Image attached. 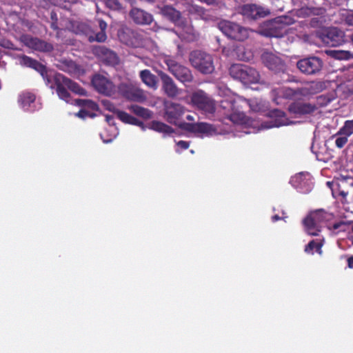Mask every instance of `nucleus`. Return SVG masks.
<instances>
[{
	"label": "nucleus",
	"mask_w": 353,
	"mask_h": 353,
	"mask_svg": "<svg viewBox=\"0 0 353 353\" xmlns=\"http://www.w3.org/2000/svg\"><path fill=\"white\" fill-rule=\"evenodd\" d=\"M51 28L54 30L58 29V26L57 25V21H52V23H51Z\"/></svg>",
	"instance_id": "nucleus-60"
},
{
	"label": "nucleus",
	"mask_w": 353,
	"mask_h": 353,
	"mask_svg": "<svg viewBox=\"0 0 353 353\" xmlns=\"http://www.w3.org/2000/svg\"><path fill=\"white\" fill-rule=\"evenodd\" d=\"M76 103L85 109L88 108L92 111H95L98 109L97 104L90 99H77Z\"/></svg>",
	"instance_id": "nucleus-42"
},
{
	"label": "nucleus",
	"mask_w": 353,
	"mask_h": 353,
	"mask_svg": "<svg viewBox=\"0 0 353 353\" xmlns=\"http://www.w3.org/2000/svg\"><path fill=\"white\" fill-rule=\"evenodd\" d=\"M126 2L129 3L131 6H133L136 3V0H125Z\"/></svg>",
	"instance_id": "nucleus-62"
},
{
	"label": "nucleus",
	"mask_w": 353,
	"mask_h": 353,
	"mask_svg": "<svg viewBox=\"0 0 353 353\" xmlns=\"http://www.w3.org/2000/svg\"><path fill=\"white\" fill-rule=\"evenodd\" d=\"M332 138L335 139V145L336 148L341 149L343 148L348 141V136L345 134H340L339 130L332 136Z\"/></svg>",
	"instance_id": "nucleus-43"
},
{
	"label": "nucleus",
	"mask_w": 353,
	"mask_h": 353,
	"mask_svg": "<svg viewBox=\"0 0 353 353\" xmlns=\"http://www.w3.org/2000/svg\"><path fill=\"white\" fill-rule=\"evenodd\" d=\"M309 174L307 173H299L290 179L291 184L296 188L302 189L307 184V179Z\"/></svg>",
	"instance_id": "nucleus-34"
},
{
	"label": "nucleus",
	"mask_w": 353,
	"mask_h": 353,
	"mask_svg": "<svg viewBox=\"0 0 353 353\" xmlns=\"http://www.w3.org/2000/svg\"><path fill=\"white\" fill-rule=\"evenodd\" d=\"M104 105L106 107V108L111 112L117 111L114 105L112 103H110L109 101H104Z\"/></svg>",
	"instance_id": "nucleus-52"
},
{
	"label": "nucleus",
	"mask_w": 353,
	"mask_h": 353,
	"mask_svg": "<svg viewBox=\"0 0 353 353\" xmlns=\"http://www.w3.org/2000/svg\"><path fill=\"white\" fill-rule=\"evenodd\" d=\"M192 65L203 74H210L214 70L212 56L202 51H194L190 55Z\"/></svg>",
	"instance_id": "nucleus-6"
},
{
	"label": "nucleus",
	"mask_w": 353,
	"mask_h": 353,
	"mask_svg": "<svg viewBox=\"0 0 353 353\" xmlns=\"http://www.w3.org/2000/svg\"><path fill=\"white\" fill-rule=\"evenodd\" d=\"M292 93V91L290 89H286L285 88H276V89H274L272 90V94L274 95H277L278 97H281V96H283V97H288L290 95H291ZM279 98H274V102L276 103V104H279Z\"/></svg>",
	"instance_id": "nucleus-46"
},
{
	"label": "nucleus",
	"mask_w": 353,
	"mask_h": 353,
	"mask_svg": "<svg viewBox=\"0 0 353 353\" xmlns=\"http://www.w3.org/2000/svg\"><path fill=\"white\" fill-rule=\"evenodd\" d=\"M129 15L132 20L139 25H150L153 21L151 14L137 8H132Z\"/></svg>",
	"instance_id": "nucleus-22"
},
{
	"label": "nucleus",
	"mask_w": 353,
	"mask_h": 353,
	"mask_svg": "<svg viewBox=\"0 0 353 353\" xmlns=\"http://www.w3.org/2000/svg\"><path fill=\"white\" fill-rule=\"evenodd\" d=\"M346 223L343 221H340L333 224L332 225H327V230L331 233L336 234L339 231L345 230Z\"/></svg>",
	"instance_id": "nucleus-47"
},
{
	"label": "nucleus",
	"mask_w": 353,
	"mask_h": 353,
	"mask_svg": "<svg viewBox=\"0 0 353 353\" xmlns=\"http://www.w3.org/2000/svg\"><path fill=\"white\" fill-rule=\"evenodd\" d=\"M158 74L162 82V89L166 95L171 98L176 97L180 92L173 79L161 71L159 72Z\"/></svg>",
	"instance_id": "nucleus-17"
},
{
	"label": "nucleus",
	"mask_w": 353,
	"mask_h": 353,
	"mask_svg": "<svg viewBox=\"0 0 353 353\" xmlns=\"http://www.w3.org/2000/svg\"><path fill=\"white\" fill-rule=\"evenodd\" d=\"M59 76H62L61 74H57L54 76V81L57 86V92L59 97L67 103L70 102V94L67 90L66 85L63 84L61 81Z\"/></svg>",
	"instance_id": "nucleus-31"
},
{
	"label": "nucleus",
	"mask_w": 353,
	"mask_h": 353,
	"mask_svg": "<svg viewBox=\"0 0 353 353\" xmlns=\"http://www.w3.org/2000/svg\"><path fill=\"white\" fill-rule=\"evenodd\" d=\"M146 98L147 96L145 92L140 88L133 85L127 99L134 101L142 102L145 101Z\"/></svg>",
	"instance_id": "nucleus-33"
},
{
	"label": "nucleus",
	"mask_w": 353,
	"mask_h": 353,
	"mask_svg": "<svg viewBox=\"0 0 353 353\" xmlns=\"http://www.w3.org/2000/svg\"><path fill=\"white\" fill-rule=\"evenodd\" d=\"M347 265L350 268H353V256L347 259Z\"/></svg>",
	"instance_id": "nucleus-58"
},
{
	"label": "nucleus",
	"mask_w": 353,
	"mask_h": 353,
	"mask_svg": "<svg viewBox=\"0 0 353 353\" xmlns=\"http://www.w3.org/2000/svg\"><path fill=\"white\" fill-rule=\"evenodd\" d=\"M294 23V19L284 15L270 21L263 30L264 34L270 37H282L287 33V26Z\"/></svg>",
	"instance_id": "nucleus-5"
},
{
	"label": "nucleus",
	"mask_w": 353,
	"mask_h": 353,
	"mask_svg": "<svg viewBox=\"0 0 353 353\" xmlns=\"http://www.w3.org/2000/svg\"><path fill=\"white\" fill-rule=\"evenodd\" d=\"M152 128L157 132L165 134H171L174 132V130L170 126L160 121H153Z\"/></svg>",
	"instance_id": "nucleus-40"
},
{
	"label": "nucleus",
	"mask_w": 353,
	"mask_h": 353,
	"mask_svg": "<svg viewBox=\"0 0 353 353\" xmlns=\"http://www.w3.org/2000/svg\"><path fill=\"white\" fill-rule=\"evenodd\" d=\"M98 22L101 30L97 33L94 32L89 24L83 22L76 23L74 25V31L77 34L85 35L90 42H104L107 39L105 33L107 23L102 19H99Z\"/></svg>",
	"instance_id": "nucleus-2"
},
{
	"label": "nucleus",
	"mask_w": 353,
	"mask_h": 353,
	"mask_svg": "<svg viewBox=\"0 0 353 353\" xmlns=\"http://www.w3.org/2000/svg\"><path fill=\"white\" fill-rule=\"evenodd\" d=\"M128 109L137 116L145 119H150L152 117L151 111L137 105H130Z\"/></svg>",
	"instance_id": "nucleus-37"
},
{
	"label": "nucleus",
	"mask_w": 353,
	"mask_h": 353,
	"mask_svg": "<svg viewBox=\"0 0 353 353\" xmlns=\"http://www.w3.org/2000/svg\"><path fill=\"white\" fill-rule=\"evenodd\" d=\"M321 84L318 82H312L308 85L307 88H305V90H307V93L309 94H314L320 92L321 90Z\"/></svg>",
	"instance_id": "nucleus-50"
},
{
	"label": "nucleus",
	"mask_w": 353,
	"mask_h": 353,
	"mask_svg": "<svg viewBox=\"0 0 353 353\" xmlns=\"http://www.w3.org/2000/svg\"><path fill=\"white\" fill-rule=\"evenodd\" d=\"M164 61L170 72L181 82L187 83L193 80L192 72L188 68L179 64L171 58H165Z\"/></svg>",
	"instance_id": "nucleus-8"
},
{
	"label": "nucleus",
	"mask_w": 353,
	"mask_h": 353,
	"mask_svg": "<svg viewBox=\"0 0 353 353\" xmlns=\"http://www.w3.org/2000/svg\"><path fill=\"white\" fill-rule=\"evenodd\" d=\"M255 105H256V101H252V103L250 104H249L250 108L252 109V110L254 111V112H257V111H259V108L255 107Z\"/></svg>",
	"instance_id": "nucleus-57"
},
{
	"label": "nucleus",
	"mask_w": 353,
	"mask_h": 353,
	"mask_svg": "<svg viewBox=\"0 0 353 353\" xmlns=\"http://www.w3.org/2000/svg\"><path fill=\"white\" fill-rule=\"evenodd\" d=\"M59 78H61L62 83L66 85L68 89L70 90L72 92L79 95H86V91L77 83L72 81L63 74L62 76H59Z\"/></svg>",
	"instance_id": "nucleus-32"
},
{
	"label": "nucleus",
	"mask_w": 353,
	"mask_h": 353,
	"mask_svg": "<svg viewBox=\"0 0 353 353\" xmlns=\"http://www.w3.org/2000/svg\"><path fill=\"white\" fill-rule=\"evenodd\" d=\"M105 6L112 10H121L123 7L119 0H103Z\"/></svg>",
	"instance_id": "nucleus-48"
},
{
	"label": "nucleus",
	"mask_w": 353,
	"mask_h": 353,
	"mask_svg": "<svg viewBox=\"0 0 353 353\" xmlns=\"http://www.w3.org/2000/svg\"><path fill=\"white\" fill-rule=\"evenodd\" d=\"M177 26L182 29L180 33L175 32L174 30H171V31L174 32L180 38L188 42L196 41L199 38V33L191 24L187 23L184 19L183 25Z\"/></svg>",
	"instance_id": "nucleus-24"
},
{
	"label": "nucleus",
	"mask_w": 353,
	"mask_h": 353,
	"mask_svg": "<svg viewBox=\"0 0 353 353\" xmlns=\"http://www.w3.org/2000/svg\"><path fill=\"white\" fill-rule=\"evenodd\" d=\"M180 127L186 131L194 133L201 137H210L217 134L216 128L212 124L205 122L194 123H183Z\"/></svg>",
	"instance_id": "nucleus-11"
},
{
	"label": "nucleus",
	"mask_w": 353,
	"mask_h": 353,
	"mask_svg": "<svg viewBox=\"0 0 353 353\" xmlns=\"http://www.w3.org/2000/svg\"><path fill=\"white\" fill-rule=\"evenodd\" d=\"M163 108L164 118L168 123L174 125L186 111V108L182 105L170 101H165Z\"/></svg>",
	"instance_id": "nucleus-9"
},
{
	"label": "nucleus",
	"mask_w": 353,
	"mask_h": 353,
	"mask_svg": "<svg viewBox=\"0 0 353 353\" xmlns=\"http://www.w3.org/2000/svg\"><path fill=\"white\" fill-rule=\"evenodd\" d=\"M271 121L261 123V129H268L274 127L288 125L290 123L288 121L284 112L275 109L270 112Z\"/></svg>",
	"instance_id": "nucleus-16"
},
{
	"label": "nucleus",
	"mask_w": 353,
	"mask_h": 353,
	"mask_svg": "<svg viewBox=\"0 0 353 353\" xmlns=\"http://www.w3.org/2000/svg\"><path fill=\"white\" fill-rule=\"evenodd\" d=\"M186 119L188 120V121H194V117L192 116V115H188L186 117Z\"/></svg>",
	"instance_id": "nucleus-63"
},
{
	"label": "nucleus",
	"mask_w": 353,
	"mask_h": 353,
	"mask_svg": "<svg viewBox=\"0 0 353 353\" xmlns=\"http://www.w3.org/2000/svg\"><path fill=\"white\" fill-rule=\"evenodd\" d=\"M92 85L100 94L108 97L117 94V86L105 75L96 74L92 78Z\"/></svg>",
	"instance_id": "nucleus-7"
},
{
	"label": "nucleus",
	"mask_w": 353,
	"mask_h": 353,
	"mask_svg": "<svg viewBox=\"0 0 353 353\" xmlns=\"http://www.w3.org/2000/svg\"><path fill=\"white\" fill-rule=\"evenodd\" d=\"M19 61L21 65L37 70L40 73L43 79L47 81L48 83H50V81L48 75L47 69L43 65L26 55L21 56L19 59Z\"/></svg>",
	"instance_id": "nucleus-20"
},
{
	"label": "nucleus",
	"mask_w": 353,
	"mask_h": 353,
	"mask_svg": "<svg viewBox=\"0 0 353 353\" xmlns=\"http://www.w3.org/2000/svg\"><path fill=\"white\" fill-rule=\"evenodd\" d=\"M323 244H307L305 248V252L308 254H313L314 250L321 254V248Z\"/></svg>",
	"instance_id": "nucleus-49"
},
{
	"label": "nucleus",
	"mask_w": 353,
	"mask_h": 353,
	"mask_svg": "<svg viewBox=\"0 0 353 353\" xmlns=\"http://www.w3.org/2000/svg\"><path fill=\"white\" fill-rule=\"evenodd\" d=\"M245 65L233 64L229 69L230 76L236 80L242 82L245 72Z\"/></svg>",
	"instance_id": "nucleus-35"
},
{
	"label": "nucleus",
	"mask_w": 353,
	"mask_h": 353,
	"mask_svg": "<svg viewBox=\"0 0 353 353\" xmlns=\"http://www.w3.org/2000/svg\"><path fill=\"white\" fill-rule=\"evenodd\" d=\"M35 96L30 92H23L19 95V103L26 111L33 112L40 107L35 105Z\"/></svg>",
	"instance_id": "nucleus-26"
},
{
	"label": "nucleus",
	"mask_w": 353,
	"mask_h": 353,
	"mask_svg": "<svg viewBox=\"0 0 353 353\" xmlns=\"http://www.w3.org/2000/svg\"><path fill=\"white\" fill-rule=\"evenodd\" d=\"M243 16L251 19H258L268 16L270 11L268 8L257 4H245L241 8Z\"/></svg>",
	"instance_id": "nucleus-14"
},
{
	"label": "nucleus",
	"mask_w": 353,
	"mask_h": 353,
	"mask_svg": "<svg viewBox=\"0 0 353 353\" xmlns=\"http://www.w3.org/2000/svg\"><path fill=\"white\" fill-rule=\"evenodd\" d=\"M238 58L243 61H245V60L248 59V58L246 57L244 54H242L241 56L238 55Z\"/></svg>",
	"instance_id": "nucleus-61"
},
{
	"label": "nucleus",
	"mask_w": 353,
	"mask_h": 353,
	"mask_svg": "<svg viewBox=\"0 0 353 353\" xmlns=\"http://www.w3.org/2000/svg\"><path fill=\"white\" fill-rule=\"evenodd\" d=\"M112 117L111 116H106V120L108 122H110V121L112 120Z\"/></svg>",
	"instance_id": "nucleus-64"
},
{
	"label": "nucleus",
	"mask_w": 353,
	"mask_h": 353,
	"mask_svg": "<svg viewBox=\"0 0 353 353\" xmlns=\"http://www.w3.org/2000/svg\"><path fill=\"white\" fill-rule=\"evenodd\" d=\"M27 45L35 50L43 52H49L53 50V46L51 43L38 38H29L27 41Z\"/></svg>",
	"instance_id": "nucleus-27"
},
{
	"label": "nucleus",
	"mask_w": 353,
	"mask_h": 353,
	"mask_svg": "<svg viewBox=\"0 0 353 353\" xmlns=\"http://www.w3.org/2000/svg\"><path fill=\"white\" fill-rule=\"evenodd\" d=\"M286 218H288L287 216H283V217H280L279 215L276 214V215H274L273 216H272V221L273 222H276L280 219L285 220Z\"/></svg>",
	"instance_id": "nucleus-56"
},
{
	"label": "nucleus",
	"mask_w": 353,
	"mask_h": 353,
	"mask_svg": "<svg viewBox=\"0 0 353 353\" xmlns=\"http://www.w3.org/2000/svg\"><path fill=\"white\" fill-rule=\"evenodd\" d=\"M244 74H243L242 83L248 84L256 83L260 82V74L259 72L256 71L254 68L246 65Z\"/></svg>",
	"instance_id": "nucleus-30"
},
{
	"label": "nucleus",
	"mask_w": 353,
	"mask_h": 353,
	"mask_svg": "<svg viewBox=\"0 0 353 353\" xmlns=\"http://www.w3.org/2000/svg\"><path fill=\"white\" fill-rule=\"evenodd\" d=\"M51 19L53 21H57V14L54 12H51Z\"/></svg>",
	"instance_id": "nucleus-59"
},
{
	"label": "nucleus",
	"mask_w": 353,
	"mask_h": 353,
	"mask_svg": "<svg viewBox=\"0 0 353 353\" xmlns=\"http://www.w3.org/2000/svg\"><path fill=\"white\" fill-rule=\"evenodd\" d=\"M132 86L133 84H132L131 83L122 82L119 83L118 86H117V94H119L120 95L127 99Z\"/></svg>",
	"instance_id": "nucleus-41"
},
{
	"label": "nucleus",
	"mask_w": 353,
	"mask_h": 353,
	"mask_svg": "<svg viewBox=\"0 0 353 353\" xmlns=\"http://www.w3.org/2000/svg\"><path fill=\"white\" fill-rule=\"evenodd\" d=\"M323 43L330 46H337L343 42V32L336 28L325 30L321 35Z\"/></svg>",
	"instance_id": "nucleus-15"
},
{
	"label": "nucleus",
	"mask_w": 353,
	"mask_h": 353,
	"mask_svg": "<svg viewBox=\"0 0 353 353\" xmlns=\"http://www.w3.org/2000/svg\"><path fill=\"white\" fill-rule=\"evenodd\" d=\"M161 14L173 22L176 26L183 25V19L181 12L170 6H164L161 8Z\"/></svg>",
	"instance_id": "nucleus-25"
},
{
	"label": "nucleus",
	"mask_w": 353,
	"mask_h": 353,
	"mask_svg": "<svg viewBox=\"0 0 353 353\" xmlns=\"http://www.w3.org/2000/svg\"><path fill=\"white\" fill-rule=\"evenodd\" d=\"M220 105L225 110V114L230 117L231 121L234 122H244L245 116L239 112L235 99H225L221 101Z\"/></svg>",
	"instance_id": "nucleus-12"
},
{
	"label": "nucleus",
	"mask_w": 353,
	"mask_h": 353,
	"mask_svg": "<svg viewBox=\"0 0 353 353\" xmlns=\"http://www.w3.org/2000/svg\"><path fill=\"white\" fill-rule=\"evenodd\" d=\"M332 218V214L322 209L311 212L303 220L304 230L311 236H321L323 228Z\"/></svg>",
	"instance_id": "nucleus-1"
},
{
	"label": "nucleus",
	"mask_w": 353,
	"mask_h": 353,
	"mask_svg": "<svg viewBox=\"0 0 353 353\" xmlns=\"http://www.w3.org/2000/svg\"><path fill=\"white\" fill-rule=\"evenodd\" d=\"M199 1L202 3H205L208 5H214V4L218 3V2L219 1V0H199Z\"/></svg>",
	"instance_id": "nucleus-55"
},
{
	"label": "nucleus",
	"mask_w": 353,
	"mask_h": 353,
	"mask_svg": "<svg viewBox=\"0 0 353 353\" xmlns=\"http://www.w3.org/2000/svg\"><path fill=\"white\" fill-rule=\"evenodd\" d=\"M94 115L95 114L93 112L90 110H87L85 108L81 110L76 114V116L81 119H85L86 117H93Z\"/></svg>",
	"instance_id": "nucleus-51"
},
{
	"label": "nucleus",
	"mask_w": 353,
	"mask_h": 353,
	"mask_svg": "<svg viewBox=\"0 0 353 353\" xmlns=\"http://www.w3.org/2000/svg\"><path fill=\"white\" fill-rule=\"evenodd\" d=\"M321 9L314 7H303L296 11V14L299 17H307L312 14L317 15L321 14Z\"/></svg>",
	"instance_id": "nucleus-38"
},
{
	"label": "nucleus",
	"mask_w": 353,
	"mask_h": 353,
	"mask_svg": "<svg viewBox=\"0 0 353 353\" xmlns=\"http://www.w3.org/2000/svg\"><path fill=\"white\" fill-rule=\"evenodd\" d=\"M327 53L334 59L339 60H348L352 57V53L348 50H333L327 51Z\"/></svg>",
	"instance_id": "nucleus-39"
},
{
	"label": "nucleus",
	"mask_w": 353,
	"mask_h": 353,
	"mask_svg": "<svg viewBox=\"0 0 353 353\" xmlns=\"http://www.w3.org/2000/svg\"><path fill=\"white\" fill-rule=\"evenodd\" d=\"M323 65V61L316 57H310L301 59L296 63L299 70L307 75L319 73L321 70Z\"/></svg>",
	"instance_id": "nucleus-10"
},
{
	"label": "nucleus",
	"mask_w": 353,
	"mask_h": 353,
	"mask_svg": "<svg viewBox=\"0 0 353 353\" xmlns=\"http://www.w3.org/2000/svg\"><path fill=\"white\" fill-rule=\"evenodd\" d=\"M119 37L123 43L133 48L139 47L142 44L141 35L130 29H126L119 32Z\"/></svg>",
	"instance_id": "nucleus-19"
},
{
	"label": "nucleus",
	"mask_w": 353,
	"mask_h": 353,
	"mask_svg": "<svg viewBox=\"0 0 353 353\" xmlns=\"http://www.w3.org/2000/svg\"><path fill=\"white\" fill-rule=\"evenodd\" d=\"M340 134H345L349 137L353 134V119L347 120L344 122L343 125L339 129Z\"/></svg>",
	"instance_id": "nucleus-44"
},
{
	"label": "nucleus",
	"mask_w": 353,
	"mask_h": 353,
	"mask_svg": "<svg viewBox=\"0 0 353 353\" xmlns=\"http://www.w3.org/2000/svg\"><path fill=\"white\" fill-rule=\"evenodd\" d=\"M345 22L350 26H353V14H349L347 15Z\"/></svg>",
	"instance_id": "nucleus-54"
},
{
	"label": "nucleus",
	"mask_w": 353,
	"mask_h": 353,
	"mask_svg": "<svg viewBox=\"0 0 353 353\" xmlns=\"http://www.w3.org/2000/svg\"><path fill=\"white\" fill-rule=\"evenodd\" d=\"M117 114L118 118L123 123L141 126L143 128H144L143 122L139 121L136 118L123 111L117 110Z\"/></svg>",
	"instance_id": "nucleus-36"
},
{
	"label": "nucleus",
	"mask_w": 353,
	"mask_h": 353,
	"mask_svg": "<svg viewBox=\"0 0 353 353\" xmlns=\"http://www.w3.org/2000/svg\"><path fill=\"white\" fill-rule=\"evenodd\" d=\"M191 101L195 108L208 117L212 116L216 111L215 101L201 90H198L192 94Z\"/></svg>",
	"instance_id": "nucleus-4"
},
{
	"label": "nucleus",
	"mask_w": 353,
	"mask_h": 353,
	"mask_svg": "<svg viewBox=\"0 0 353 353\" xmlns=\"http://www.w3.org/2000/svg\"><path fill=\"white\" fill-rule=\"evenodd\" d=\"M56 65L59 70L73 76L79 77L84 73L83 68L72 60H59Z\"/></svg>",
	"instance_id": "nucleus-18"
},
{
	"label": "nucleus",
	"mask_w": 353,
	"mask_h": 353,
	"mask_svg": "<svg viewBox=\"0 0 353 353\" xmlns=\"http://www.w3.org/2000/svg\"><path fill=\"white\" fill-rule=\"evenodd\" d=\"M177 145L181 147L182 149L183 150H186L189 148V143L188 141H179L178 143H177Z\"/></svg>",
	"instance_id": "nucleus-53"
},
{
	"label": "nucleus",
	"mask_w": 353,
	"mask_h": 353,
	"mask_svg": "<svg viewBox=\"0 0 353 353\" xmlns=\"http://www.w3.org/2000/svg\"><path fill=\"white\" fill-rule=\"evenodd\" d=\"M219 29L228 38L243 41L249 37L251 30L243 27L237 23L222 20L217 24Z\"/></svg>",
	"instance_id": "nucleus-3"
},
{
	"label": "nucleus",
	"mask_w": 353,
	"mask_h": 353,
	"mask_svg": "<svg viewBox=\"0 0 353 353\" xmlns=\"http://www.w3.org/2000/svg\"><path fill=\"white\" fill-rule=\"evenodd\" d=\"M338 180L337 190H332V195L336 196L335 194H337L338 196L341 197V202L343 203H347V196L349 192L348 191H345L343 188L345 185L353 187V178L349 176L342 175Z\"/></svg>",
	"instance_id": "nucleus-23"
},
{
	"label": "nucleus",
	"mask_w": 353,
	"mask_h": 353,
	"mask_svg": "<svg viewBox=\"0 0 353 353\" xmlns=\"http://www.w3.org/2000/svg\"><path fill=\"white\" fill-rule=\"evenodd\" d=\"M94 53L101 60L108 65H114L119 63V58L115 52L105 46H98L94 49Z\"/></svg>",
	"instance_id": "nucleus-21"
},
{
	"label": "nucleus",
	"mask_w": 353,
	"mask_h": 353,
	"mask_svg": "<svg viewBox=\"0 0 353 353\" xmlns=\"http://www.w3.org/2000/svg\"><path fill=\"white\" fill-rule=\"evenodd\" d=\"M187 10L189 13L196 14L202 18H203L205 14V9L203 7L199 6L198 5L188 3L187 6Z\"/></svg>",
	"instance_id": "nucleus-45"
},
{
	"label": "nucleus",
	"mask_w": 353,
	"mask_h": 353,
	"mask_svg": "<svg viewBox=\"0 0 353 353\" xmlns=\"http://www.w3.org/2000/svg\"><path fill=\"white\" fill-rule=\"evenodd\" d=\"M142 82L148 88L153 90L157 88V79L149 70H143L139 72Z\"/></svg>",
	"instance_id": "nucleus-29"
},
{
	"label": "nucleus",
	"mask_w": 353,
	"mask_h": 353,
	"mask_svg": "<svg viewBox=\"0 0 353 353\" xmlns=\"http://www.w3.org/2000/svg\"><path fill=\"white\" fill-rule=\"evenodd\" d=\"M263 63L274 72H283L285 65L282 59L272 52L265 51L261 56Z\"/></svg>",
	"instance_id": "nucleus-13"
},
{
	"label": "nucleus",
	"mask_w": 353,
	"mask_h": 353,
	"mask_svg": "<svg viewBox=\"0 0 353 353\" xmlns=\"http://www.w3.org/2000/svg\"><path fill=\"white\" fill-rule=\"evenodd\" d=\"M288 110L293 114H305L312 112L315 106L305 103H294L289 106Z\"/></svg>",
	"instance_id": "nucleus-28"
}]
</instances>
